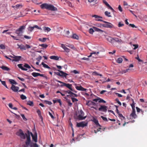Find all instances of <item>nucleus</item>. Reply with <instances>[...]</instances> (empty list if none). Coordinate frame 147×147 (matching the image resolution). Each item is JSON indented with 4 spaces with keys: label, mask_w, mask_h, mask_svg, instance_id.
Here are the masks:
<instances>
[{
    "label": "nucleus",
    "mask_w": 147,
    "mask_h": 147,
    "mask_svg": "<svg viewBox=\"0 0 147 147\" xmlns=\"http://www.w3.org/2000/svg\"><path fill=\"white\" fill-rule=\"evenodd\" d=\"M40 7L41 9H46L48 10L54 11L57 10V8L51 4L47 3H43L40 5Z\"/></svg>",
    "instance_id": "1"
},
{
    "label": "nucleus",
    "mask_w": 147,
    "mask_h": 147,
    "mask_svg": "<svg viewBox=\"0 0 147 147\" xmlns=\"http://www.w3.org/2000/svg\"><path fill=\"white\" fill-rule=\"evenodd\" d=\"M56 81L62 84L61 85V87H62L64 86H65L69 89L71 91L74 92L75 93H77V91H75L74 89H72V84H70L69 83H65L58 80H56Z\"/></svg>",
    "instance_id": "2"
},
{
    "label": "nucleus",
    "mask_w": 147,
    "mask_h": 147,
    "mask_svg": "<svg viewBox=\"0 0 147 147\" xmlns=\"http://www.w3.org/2000/svg\"><path fill=\"white\" fill-rule=\"evenodd\" d=\"M78 119L79 120H82L85 119L86 118V116L84 117V113L82 110H80L78 111V113L76 114Z\"/></svg>",
    "instance_id": "3"
},
{
    "label": "nucleus",
    "mask_w": 147,
    "mask_h": 147,
    "mask_svg": "<svg viewBox=\"0 0 147 147\" xmlns=\"http://www.w3.org/2000/svg\"><path fill=\"white\" fill-rule=\"evenodd\" d=\"M26 140L25 142L26 145H23V147H28L32 143L30 139V134H29L27 135L26 134Z\"/></svg>",
    "instance_id": "4"
},
{
    "label": "nucleus",
    "mask_w": 147,
    "mask_h": 147,
    "mask_svg": "<svg viewBox=\"0 0 147 147\" xmlns=\"http://www.w3.org/2000/svg\"><path fill=\"white\" fill-rule=\"evenodd\" d=\"M17 135L19 136L22 139H24L26 138V135L25 134L23 131L21 129H20L16 133Z\"/></svg>",
    "instance_id": "5"
},
{
    "label": "nucleus",
    "mask_w": 147,
    "mask_h": 147,
    "mask_svg": "<svg viewBox=\"0 0 147 147\" xmlns=\"http://www.w3.org/2000/svg\"><path fill=\"white\" fill-rule=\"evenodd\" d=\"M105 24H103V27L106 28H112L113 27V25L111 23L104 20L102 21Z\"/></svg>",
    "instance_id": "6"
},
{
    "label": "nucleus",
    "mask_w": 147,
    "mask_h": 147,
    "mask_svg": "<svg viewBox=\"0 0 147 147\" xmlns=\"http://www.w3.org/2000/svg\"><path fill=\"white\" fill-rule=\"evenodd\" d=\"M25 26H21L20 28L16 30V33L18 34V35H20V33L23 32V30L25 29Z\"/></svg>",
    "instance_id": "7"
},
{
    "label": "nucleus",
    "mask_w": 147,
    "mask_h": 147,
    "mask_svg": "<svg viewBox=\"0 0 147 147\" xmlns=\"http://www.w3.org/2000/svg\"><path fill=\"white\" fill-rule=\"evenodd\" d=\"M134 65L132 64H130L129 66V68L125 70H123L120 71L119 72V74H123V73H125L127 72H130L131 70L129 69L130 68L133 67Z\"/></svg>",
    "instance_id": "8"
},
{
    "label": "nucleus",
    "mask_w": 147,
    "mask_h": 147,
    "mask_svg": "<svg viewBox=\"0 0 147 147\" xmlns=\"http://www.w3.org/2000/svg\"><path fill=\"white\" fill-rule=\"evenodd\" d=\"M92 17H94L95 18V20L96 21H103L101 19L102 18V17L100 16L96 15H94L92 16Z\"/></svg>",
    "instance_id": "9"
},
{
    "label": "nucleus",
    "mask_w": 147,
    "mask_h": 147,
    "mask_svg": "<svg viewBox=\"0 0 147 147\" xmlns=\"http://www.w3.org/2000/svg\"><path fill=\"white\" fill-rule=\"evenodd\" d=\"M87 125V123H86L85 121H82L80 123H77V126L78 127H83L86 126Z\"/></svg>",
    "instance_id": "10"
},
{
    "label": "nucleus",
    "mask_w": 147,
    "mask_h": 147,
    "mask_svg": "<svg viewBox=\"0 0 147 147\" xmlns=\"http://www.w3.org/2000/svg\"><path fill=\"white\" fill-rule=\"evenodd\" d=\"M107 107L106 106L101 105L100 107L99 108L98 110L100 111H102L106 112L107 110Z\"/></svg>",
    "instance_id": "11"
},
{
    "label": "nucleus",
    "mask_w": 147,
    "mask_h": 147,
    "mask_svg": "<svg viewBox=\"0 0 147 147\" xmlns=\"http://www.w3.org/2000/svg\"><path fill=\"white\" fill-rule=\"evenodd\" d=\"M34 28H36L38 29H41V28L40 27H38V26L37 25H34L33 27H32V26L29 27L28 28V30H29L30 32H32V31L34 30Z\"/></svg>",
    "instance_id": "12"
},
{
    "label": "nucleus",
    "mask_w": 147,
    "mask_h": 147,
    "mask_svg": "<svg viewBox=\"0 0 147 147\" xmlns=\"http://www.w3.org/2000/svg\"><path fill=\"white\" fill-rule=\"evenodd\" d=\"M19 87L18 86H16L13 84H12L11 87V89L13 92H17L19 89Z\"/></svg>",
    "instance_id": "13"
},
{
    "label": "nucleus",
    "mask_w": 147,
    "mask_h": 147,
    "mask_svg": "<svg viewBox=\"0 0 147 147\" xmlns=\"http://www.w3.org/2000/svg\"><path fill=\"white\" fill-rule=\"evenodd\" d=\"M76 88L77 90H78L84 91L86 92L87 90V89L84 88L81 85L76 86Z\"/></svg>",
    "instance_id": "14"
},
{
    "label": "nucleus",
    "mask_w": 147,
    "mask_h": 147,
    "mask_svg": "<svg viewBox=\"0 0 147 147\" xmlns=\"http://www.w3.org/2000/svg\"><path fill=\"white\" fill-rule=\"evenodd\" d=\"M92 121L96 125L97 127H101V125L98 123V120L94 117H93Z\"/></svg>",
    "instance_id": "15"
},
{
    "label": "nucleus",
    "mask_w": 147,
    "mask_h": 147,
    "mask_svg": "<svg viewBox=\"0 0 147 147\" xmlns=\"http://www.w3.org/2000/svg\"><path fill=\"white\" fill-rule=\"evenodd\" d=\"M14 56L13 58L14 59L12 60V61H18L21 60V59L22 58V57L21 56H17L13 55Z\"/></svg>",
    "instance_id": "16"
},
{
    "label": "nucleus",
    "mask_w": 147,
    "mask_h": 147,
    "mask_svg": "<svg viewBox=\"0 0 147 147\" xmlns=\"http://www.w3.org/2000/svg\"><path fill=\"white\" fill-rule=\"evenodd\" d=\"M32 137V140L35 142H36L37 141V134L36 133L34 135L32 132L30 133Z\"/></svg>",
    "instance_id": "17"
},
{
    "label": "nucleus",
    "mask_w": 147,
    "mask_h": 147,
    "mask_svg": "<svg viewBox=\"0 0 147 147\" xmlns=\"http://www.w3.org/2000/svg\"><path fill=\"white\" fill-rule=\"evenodd\" d=\"M18 48H20L22 51L26 50L25 46L23 45H18Z\"/></svg>",
    "instance_id": "18"
},
{
    "label": "nucleus",
    "mask_w": 147,
    "mask_h": 147,
    "mask_svg": "<svg viewBox=\"0 0 147 147\" xmlns=\"http://www.w3.org/2000/svg\"><path fill=\"white\" fill-rule=\"evenodd\" d=\"M22 64H20L18 65V66L19 68L21 69L22 70L24 71H26L28 70V69L26 68H24L22 66Z\"/></svg>",
    "instance_id": "19"
},
{
    "label": "nucleus",
    "mask_w": 147,
    "mask_h": 147,
    "mask_svg": "<svg viewBox=\"0 0 147 147\" xmlns=\"http://www.w3.org/2000/svg\"><path fill=\"white\" fill-rule=\"evenodd\" d=\"M58 71H59L61 74V76H63V77H66L67 75L68 74L67 73L63 72V71H61L60 70H58Z\"/></svg>",
    "instance_id": "20"
},
{
    "label": "nucleus",
    "mask_w": 147,
    "mask_h": 147,
    "mask_svg": "<svg viewBox=\"0 0 147 147\" xmlns=\"http://www.w3.org/2000/svg\"><path fill=\"white\" fill-rule=\"evenodd\" d=\"M29 146L30 147H39V146L36 143L32 142Z\"/></svg>",
    "instance_id": "21"
},
{
    "label": "nucleus",
    "mask_w": 147,
    "mask_h": 147,
    "mask_svg": "<svg viewBox=\"0 0 147 147\" xmlns=\"http://www.w3.org/2000/svg\"><path fill=\"white\" fill-rule=\"evenodd\" d=\"M0 68L2 69L5 71H9L10 70V69L9 68L4 65L2 66Z\"/></svg>",
    "instance_id": "22"
},
{
    "label": "nucleus",
    "mask_w": 147,
    "mask_h": 147,
    "mask_svg": "<svg viewBox=\"0 0 147 147\" xmlns=\"http://www.w3.org/2000/svg\"><path fill=\"white\" fill-rule=\"evenodd\" d=\"M106 39L108 41L111 43H112L113 42V38L110 36H108L106 38Z\"/></svg>",
    "instance_id": "23"
},
{
    "label": "nucleus",
    "mask_w": 147,
    "mask_h": 147,
    "mask_svg": "<svg viewBox=\"0 0 147 147\" xmlns=\"http://www.w3.org/2000/svg\"><path fill=\"white\" fill-rule=\"evenodd\" d=\"M50 58L52 59H54L55 60H59V58L58 56H51L50 57Z\"/></svg>",
    "instance_id": "24"
},
{
    "label": "nucleus",
    "mask_w": 147,
    "mask_h": 147,
    "mask_svg": "<svg viewBox=\"0 0 147 147\" xmlns=\"http://www.w3.org/2000/svg\"><path fill=\"white\" fill-rule=\"evenodd\" d=\"M9 81L10 83L12 84L16 85L17 84V83L13 80V79H9Z\"/></svg>",
    "instance_id": "25"
},
{
    "label": "nucleus",
    "mask_w": 147,
    "mask_h": 147,
    "mask_svg": "<svg viewBox=\"0 0 147 147\" xmlns=\"http://www.w3.org/2000/svg\"><path fill=\"white\" fill-rule=\"evenodd\" d=\"M130 118H135L137 117L136 113H131L130 115Z\"/></svg>",
    "instance_id": "26"
},
{
    "label": "nucleus",
    "mask_w": 147,
    "mask_h": 147,
    "mask_svg": "<svg viewBox=\"0 0 147 147\" xmlns=\"http://www.w3.org/2000/svg\"><path fill=\"white\" fill-rule=\"evenodd\" d=\"M41 64L43 65V67L47 69H50V67H49L44 62H42L41 63Z\"/></svg>",
    "instance_id": "27"
},
{
    "label": "nucleus",
    "mask_w": 147,
    "mask_h": 147,
    "mask_svg": "<svg viewBox=\"0 0 147 147\" xmlns=\"http://www.w3.org/2000/svg\"><path fill=\"white\" fill-rule=\"evenodd\" d=\"M37 113L38 114L39 117L42 120L43 118L42 116H41L40 111L39 109L37 110Z\"/></svg>",
    "instance_id": "28"
},
{
    "label": "nucleus",
    "mask_w": 147,
    "mask_h": 147,
    "mask_svg": "<svg viewBox=\"0 0 147 147\" xmlns=\"http://www.w3.org/2000/svg\"><path fill=\"white\" fill-rule=\"evenodd\" d=\"M105 14L106 16L108 17H111V16L110 15V12H109L108 11H105Z\"/></svg>",
    "instance_id": "29"
},
{
    "label": "nucleus",
    "mask_w": 147,
    "mask_h": 147,
    "mask_svg": "<svg viewBox=\"0 0 147 147\" xmlns=\"http://www.w3.org/2000/svg\"><path fill=\"white\" fill-rule=\"evenodd\" d=\"M113 40L118 42H120L122 41V40L121 39H119L118 38H113Z\"/></svg>",
    "instance_id": "30"
},
{
    "label": "nucleus",
    "mask_w": 147,
    "mask_h": 147,
    "mask_svg": "<svg viewBox=\"0 0 147 147\" xmlns=\"http://www.w3.org/2000/svg\"><path fill=\"white\" fill-rule=\"evenodd\" d=\"M32 75L34 77H36L39 76V73L36 72H33L32 73Z\"/></svg>",
    "instance_id": "31"
},
{
    "label": "nucleus",
    "mask_w": 147,
    "mask_h": 147,
    "mask_svg": "<svg viewBox=\"0 0 147 147\" xmlns=\"http://www.w3.org/2000/svg\"><path fill=\"white\" fill-rule=\"evenodd\" d=\"M122 61L123 59L122 58L119 57L117 59L116 61L118 63H120L122 62Z\"/></svg>",
    "instance_id": "32"
},
{
    "label": "nucleus",
    "mask_w": 147,
    "mask_h": 147,
    "mask_svg": "<svg viewBox=\"0 0 147 147\" xmlns=\"http://www.w3.org/2000/svg\"><path fill=\"white\" fill-rule=\"evenodd\" d=\"M43 30L45 32H49L51 30V29L49 27H43Z\"/></svg>",
    "instance_id": "33"
},
{
    "label": "nucleus",
    "mask_w": 147,
    "mask_h": 147,
    "mask_svg": "<svg viewBox=\"0 0 147 147\" xmlns=\"http://www.w3.org/2000/svg\"><path fill=\"white\" fill-rule=\"evenodd\" d=\"M106 6L107 7L108 9H111L112 12H114V11H115L114 10V9L108 3V4H107Z\"/></svg>",
    "instance_id": "34"
},
{
    "label": "nucleus",
    "mask_w": 147,
    "mask_h": 147,
    "mask_svg": "<svg viewBox=\"0 0 147 147\" xmlns=\"http://www.w3.org/2000/svg\"><path fill=\"white\" fill-rule=\"evenodd\" d=\"M27 104L30 106H33L34 105L33 102L32 101H28Z\"/></svg>",
    "instance_id": "35"
},
{
    "label": "nucleus",
    "mask_w": 147,
    "mask_h": 147,
    "mask_svg": "<svg viewBox=\"0 0 147 147\" xmlns=\"http://www.w3.org/2000/svg\"><path fill=\"white\" fill-rule=\"evenodd\" d=\"M65 98L66 99L67 102H68V105L70 106H71L72 103L71 102L70 100L66 98V97H65Z\"/></svg>",
    "instance_id": "36"
},
{
    "label": "nucleus",
    "mask_w": 147,
    "mask_h": 147,
    "mask_svg": "<svg viewBox=\"0 0 147 147\" xmlns=\"http://www.w3.org/2000/svg\"><path fill=\"white\" fill-rule=\"evenodd\" d=\"M72 38L75 39H78L79 38L78 36L76 34H73Z\"/></svg>",
    "instance_id": "37"
},
{
    "label": "nucleus",
    "mask_w": 147,
    "mask_h": 147,
    "mask_svg": "<svg viewBox=\"0 0 147 147\" xmlns=\"http://www.w3.org/2000/svg\"><path fill=\"white\" fill-rule=\"evenodd\" d=\"M119 117L121 119V120H123L125 119V117L122 115L121 114H119Z\"/></svg>",
    "instance_id": "38"
},
{
    "label": "nucleus",
    "mask_w": 147,
    "mask_h": 147,
    "mask_svg": "<svg viewBox=\"0 0 147 147\" xmlns=\"http://www.w3.org/2000/svg\"><path fill=\"white\" fill-rule=\"evenodd\" d=\"M93 74L94 75L100 76H102V74H100L96 71H94V72H93Z\"/></svg>",
    "instance_id": "39"
},
{
    "label": "nucleus",
    "mask_w": 147,
    "mask_h": 147,
    "mask_svg": "<svg viewBox=\"0 0 147 147\" xmlns=\"http://www.w3.org/2000/svg\"><path fill=\"white\" fill-rule=\"evenodd\" d=\"M68 47H69L75 50L76 48L73 45H67Z\"/></svg>",
    "instance_id": "40"
},
{
    "label": "nucleus",
    "mask_w": 147,
    "mask_h": 147,
    "mask_svg": "<svg viewBox=\"0 0 147 147\" xmlns=\"http://www.w3.org/2000/svg\"><path fill=\"white\" fill-rule=\"evenodd\" d=\"M70 96H72V97H77L78 96V95L72 92H71V94H70Z\"/></svg>",
    "instance_id": "41"
},
{
    "label": "nucleus",
    "mask_w": 147,
    "mask_h": 147,
    "mask_svg": "<svg viewBox=\"0 0 147 147\" xmlns=\"http://www.w3.org/2000/svg\"><path fill=\"white\" fill-rule=\"evenodd\" d=\"M94 32V30L92 28H90L89 30V32L91 34H92Z\"/></svg>",
    "instance_id": "42"
},
{
    "label": "nucleus",
    "mask_w": 147,
    "mask_h": 147,
    "mask_svg": "<svg viewBox=\"0 0 147 147\" xmlns=\"http://www.w3.org/2000/svg\"><path fill=\"white\" fill-rule=\"evenodd\" d=\"M47 40V38H39V41L42 42H45Z\"/></svg>",
    "instance_id": "43"
},
{
    "label": "nucleus",
    "mask_w": 147,
    "mask_h": 147,
    "mask_svg": "<svg viewBox=\"0 0 147 147\" xmlns=\"http://www.w3.org/2000/svg\"><path fill=\"white\" fill-rule=\"evenodd\" d=\"M99 100L98 101L99 102H103L104 103H105L106 102L105 100H104L102 98H99Z\"/></svg>",
    "instance_id": "44"
},
{
    "label": "nucleus",
    "mask_w": 147,
    "mask_h": 147,
    "mask_svg": "<svg viewBox=\"0 0 147 147\" xmlns=\"http://www.w3.org/2000/svg\"><path fill=\"white\" fill-rule=\"evenodd\" d=\"M124 25V24L121 23V22H119L118 23V26L119 27H120L123 26Z\"/></svg>",
    "instance_id": "45"
},
{
    "label": "nucleus",
    "mask_w": 147,
    "mask_h": 147,
    "mask_svg": "<svg viewBox=\"0 0 147 147\" xmlns=\"http://www.w3.org/2000/svg\"><path fill=\"white\" fill-rule=\"evenodd\" d=\"M20 98L22 100H24L26 98V97L23 94H22L20 96Z\"/></svg>",
    "instance_id": "46"
},
{
    "label": "nucleus",
    "mask_w": 147,
    "mask_h": 147,
    "mask_svg": "<svg viewBox=\"0 0 147 147\" xmlns=\"http://www.w3.org/2000/svg\"><path fill=\"white\" fill-rule=\"evenodd\" d=\"M1 83L2 84H3L4 86L6 88H8L7 86L6 85L5 81H1Z\"/></svg>",
    "instance_id": "47"
},
{
    "label": "nucleus",
    "mask_w": 147,
    "mask_h": 147,
    "mask_svg": "<svg viewBox=\"0 0 147 147\" xmlns=\"http://www.w3.org/2000/svg\"><path fill=\"white\" fill-rule=\"evenodd\" d=\"M39 46L41 47H43L45 48H46L47 47L48 45L46 44H42L40 45Z\"/></svg>",
    "instance_id": "48"
},
{
    "label": "nucleus",
    "mask_w": 147,
    "mask_h": 147,
    "mask_svg": "<svg viewBox=\"0 0 147 147\" xmlns=\"http://www.w3.org/2000/svg\"><path fill=\"white\" fill-rule=\"evenodd\" d=\"M65 1V2L67 3L69 6L70 7H72V4L69 1L67 0H64Z\"/></svg>",
    "instance_id": "49"
},
{
    "label": "nucleus",
    "mask_w": 147,
    "mask_h": 147,
    "mask_svg": "<svg viewBox=\"0 0 147 147\" xmlns=\"http://www.w3.org/2000/svg\"><path fill=\"white\" fill-rule=\"evenodd\" d=\"M24 67L28 69H30L31 68L30 66H29L28 64L26 63H25L24 65Z\"/></svg>",
    "instance_id": "50"
},
{
    "label": "nucleus",
    "mask_w": 147,
    "mask_h": 147,
    "mask_svg": "<svg viewBox=\"0 0 147 147\" xmlns=\"http://www.w3.org/2000/svg\"><path fill=\"white\" fill-rule=\"evenodd\" d=\"M70 32L69 31H67L66 32L65 36L67 37H69V34Z\"/></svg>",
    "instance_id": "51"
},
{
    "label": "nucleus",
    "mask_w": 147,
    "mask_h": 147,
    "mask_svg": "<svg viewBox=\"0 0 147 147\" xmlns=\"http://www.w3.org/2000/svg\"><path fill=\"white\" fill-rule=\"evenodd\" d=\"M96 26L100 28H102V27H103V24H96Z\"/></svg>",
    "instance_id": "52"
},
{
    "label": "nucleus",
    "mask_w": 147,
    "mask_h": 147,
    "mask_svg": "<svg viewBox=\"0 0 147 147\" xmlns=\"http://www.w3.org/2000/svg\"><path fill=\"white\" fill-rule=\"evenodd\" d=\"M71 100L73 102H77L78 101V100L72 97L71 98Z\"/></svg>",
    "instance_id": "53"
},
{
    "label": "nucleus",
    "mask_w": 147,
    "mask_h": 147,
    "mask_svg": "<svg viewBox=\"0 0 147 147\" xmlns=\"http://www.w3.org/2000/svg\"><path fill=\"white\" fill-rule=\"evenodd\" d=\"M0 48L1 49H4L5 48V46L3 44L0 45Z\"/></svg>",
    "instance_id": "54"
},
{
    "label": "nucleus",
    "mask_w": 147,
    "mask_h": 147,
    "mask_svg": "<svg viewBox=\"0 0 147 147\" xmlns=\"http://www.w3.org/2000/svg\"><path fill=\"white\" fill-rule=\"evenodd\" d=\"M97 1V0H88V1L90 3L94 2L96 3H98Z\"/></svg>",
    "instance_id": "55"
},
{
    "label": "nucleus",
    "mask_w": 147,
    "mask_h": 147,
    "mask_svg": "<svg viewBox=\"0 0 147 147\" xmlns=\"http://www.w3.org/2000/svg\"><path fill=\"white\" fill-rule=\"evenodd\" d=\"M101 117L102 119L103 120L105 121H107L108 120L107 118L106 117H104L103 116H101Z\"/></svg>",
    "instance_id": "56"
},
{
    "label": "nucleus",
    "mask_w": 147,
    "mask_h": 147,
    "mask_svg": "<svg viewBox=\"0 0 147 147\" xmlns=\"http://www.w3.org/2000/svg\"><path fill=\"white\" fill-rule=\"evenodd\" d=\"M21 115L24 120L26 121L27 120V119L25 117L24 114H21Z\"/></svg>",
    "instance_id": "57"
},
{
    "label": "nucleus",
    "mask_w": 147,
    "mask_h": 147,
    "mask_svg": "<svg viewBox=\"0 0 147 147\" xmlns=\"http://www.w3.org/2000/svg\"><path fill=\"white\" fill-rule=\"evenodd\" d=\"M22 6L21 5L18 4L15 5V8L16 9H18L20 7H22Z\"/></svg>",
    "instance_id": "58"
},
{
    "label": "nucleus",
    "mask_w": 147,
    "mask_h": 147,
    "mask_svg": "<svg viewBox=\"0 0 147 147\" xmlns=\"http://www.w3.org/2000/svg\"><path fill=\"white\" fill-rule=\"evenodd\" d=\"M115 101L117 102L120 105H121V103L119 101V99L117 98L115 99Z\"/></svg>",
    "instance_id": "59"
},
{
    "label": "nucleus",
    "mask_w": 147,
    "mask_h": 147,
    "mask_svg": "<svg viewBox=\"0 0 147 147\" xmlns=\"http://www.w3.org/2000/svg\"><path fill=\"white\" fill-rule=\"evenodd\" d=\"M93 28L95 31L98 32L99 31V30L100 29H99L98 28H97L95 27H94V26L93 27Z\"/></svg>",
    "instance_id": "60"
},
{
    "label": "nucleus",
    "mask_w": 147,
    "mask_h": 147,
    "mask_svg": "<svg viewBox=\"0 0 147 147\" xmlns=\"http://www.w3.org/2000/svg\"><path fill=\"white\" fill-rule=\"evenodd\" d=\"M64 49L67 53H69L70 51V49L66 47Z\"/></svg>",
    "instance_id": "61"
},
{
    "label": "nucleus",
    "mask_w": 147,
    "mask_h": 147,
    "mask_svg": "<svg viewBox=\"0 0 147 147\" xmlns=\"http://www.w3.org/2000/svg\"><path fill=\"white\" fill-rule=\"evenodd\" d=\"M42 59V57L40 56H39L37 58H36V60L38 61H40Z\"/></svg>",
    "instance_id": "62"
},
{
    "label": "nucleus",
    "mask_w": 147,
    "mask_h": 147,
    "mask_svg": "<svg viewBox=\"0 0 147 147\" xmlns=\"http://www.w3.org/2000/svg\"><path fill=\"white\" fill-rule=\"evenodd\" d=\"M64 92L66 93H67L68 94H69L70 95L71 94V91L70 90H67L65 91Z\"/></svg>",
    "instance_id": "63"
},
{
    "label": "nucleus",
    "mask_w": 147,
    "mask_h": 147,
    "mask_svg": "<svg viewBox=\"0 0 147 147\" xmlns=\"http://www.w3.org/2000/svg\"><path fill=\"white\" fill-rule=\"evenodd\" d=\"M118 9L121 12L122 11V9L121 8V5H119L118 7Z\"/></svg>",
    "instance_id": "64"
}]
</instances>
